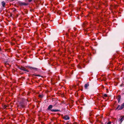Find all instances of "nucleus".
<instances>
[{
  "label": "nucleus",
  "instance_id": "f257e3e1",
  "mask_svg": "<svg viewBox=\"0 0 124 124\" xmlns=\"http://www.w3.org/2000/svg\"><path fill=\"white\" fill-rule=\"evenodd\" d=\"M124 107V103L122 104L120 106V105H118V106L116 109V110L118 109V110H121Z\"/></svg>",
  "mask_w": 124,
  "mask_h": 124
},
{
  "label": "nucleus",
  "instance_id": "f03ea898",
  "mask_svg": "<svg viewBox=\"0 0 124 124\" xmlns=\"http://www.w3.org/2000/svg\"><path fill=\"white\" fill-rule=\"evenodd\" d=\"M20 69L21 70L26 71L27 72H28L29 71L25 69V68L22 67H21L20 68Z\"/></svg>",
  "mask_w": 124,
  "mask_h": 124
},
{
  "label": "nucleus",
  "instance_id": "7ed1b4c3",
  "mask_svg": "<svg viewBox=\"0 0 124 124\" xmlns=\"http://www.w3.org/2000/svg\"><path fill=\"white\" fill-rule=\"evenodd\" d=\"M63 118L65 120H68L70 119V118L68 116H64Z\"/></svg>",
  "mask_w": 124,
  "mask_h": 124
},
{
  "label": "nucleus",
  "instance_id": "20e7f679",
  "mask_svg": "<svg viewBox=\"0 0 124 124\" xmlns=\"http://www.w3.org/2000/svg\"><path fill=\"white\" fill-rule=\"evenodd\" d=\"M123 116H121L120 118L119 119V121L120 122V123H121L122 121L124 120Z\"/></svg>",
  "mask_w": 124,
  "mask_h": 124
},
{
  "label": "nucleus",
  "instance_id": "39448f33",
  "mask_svg": "<svg viewBox=\"0 0 124 124\" xmlns=\"http://www.w3.org/2000/svg\"><path fill=\"white\" fill-rule=\"evenodd\" d=\"M52 107L53 106L52 105H50L48 107V110H51L50 109L52 108Z\"/></svg>",
  "mask_w": 124,
  "mask_h": 124
},
{
  "label": "nucleus",
  "instance_id": "423d86ee",
  "mask_svg": "<svg viewBox=\"0 0 124 124\" xmlns=\"http://www.w3.org/2000/svg\"><path fill=\"white\" fill-rule=\"evenodd\" d=\"M89 86V84L88 83L85 84V85L84 87L85 89H86L87 87Z\"/></svg>",
  "mask_w": 124,
  "mask_h": 124
},
{
  "label": "nucleus",
  "instance_id": "0eeeda50",
  "mask_svg": "<svg viewBox=\"0 0 124 124\" xmlns=\"http://www.w3.org/2000/svg\"><path fill=\"white\" fill-rule=\"evenodd\" d=\"M51 110V111L53 112H57L58 111H59V110H58V109H52V110Z\"/></svg>",
  "mask_w": 124,
  "mask_h": 124
},
{
  "label": "nucleus",
  "instance_id": "6e6552de",
  "mask_svg": "<svg viewBox=\"0 0 124 124\" xmlns=\"http://www.w3.org/2000/svg\"><path fill=\"white\" fill-rule=\"evenodd\" d=\"M1 4L2 6L3 7H4L5 6V2L4 1H3L2 2Z\"/></svg>",
  "mask_w": 124,
  "mask_h": 124
},
{
  "label": "nucleus",
  "instance_id": "1a4fd4ad",
  "mask_svg": "<svg viewBox=\"0 0 124 124\" xmlns=\"http://www.w3.org/2000/svg\"><path fill=\"white\" fill-rule=\"evenodd\" d=\"M108 97L107 94H104L102 96V97L103 98H105V97Z\"/></svg>",
  "mask_w": 124,
  "mask_h": 124
},
{
  "label": "nucleus",
  "instance_id": "9d476101",
  "mask_svg": "<svg viewBox=\"0 0 124 124\" xmlns=\"http://www.w3.org/2000/svg\"><path fill=\"white\" fill-rule=\"evenodd\" d=\"M22 5H27V3H22Z\"/></svg>",
  "mask_w": 124,
  "mask_h": 124
},
{
  "label": "nucleus",
  "instance_id": "9b49d317",
  "mask_svg": "<svg viewBox=\"0 0 124 124\" xmlns=\"http://www.w3.org/2000/svg\"><path fill=\"white\" fill-rule=\"evenodd\" d=\"M7 107V106L6 105H4V106L3 107V108H6Z\"/></svg>",
  "mask_w": 124,
  "mask_h": 124
},
{
  "label": "nucleus",
  "instance_id": "f8f14e48",
  "mask_svg": "<svg viewBox=\"0 0 124 124\" xmlns=\"http://www.w3.org/2000/svg\"><path fill=\"white\" fill-rule=\"evenodd\" d=\"M39 97L40 98H42L43 97L42 95H39Z\"/></svg>",
  "mask_w": 124,
  "mask_h": 124
},
{
  "label": "nucleus",
  "instance_id": "ddd939ff",
  "mask_svg": "<svg viewBox=\"0 0 124 124\" xmlns=\"http://www.w3.org/2000/svg\"><path fill=\"white\" fill-rule=\"evenodd\" d=\"M111 122H109L108 123L106 124H111Z\"/></svg>",
  "mask_w": 124,
  "mask_h": 124
},
{
  "label": "nucleus",
  "instance_id": "4468645a",
  "mask_svg": "<svg viewBox=\"0 0 124 124\" xmlns=\"http://www.w3.org/2000/svg\"><path fill=\"white\" fill-rule=\"evenodd\" d=\"M120 98H119L118 99V102H120Z\"/></svg>",
  "mask_w": 124,
  "mask_h": 124
},
{
  "label": "nucleus",
  "instance_id": "2eb2a0df",
  "mask_svg": "<svg viewBox=\"0 0 124 124\" xmlns=\"http://www.w3.org/2000/svg\"><path fill=\"white\" fill-rule=\"evenodd\" d=\"M35 76H39V77L40 76V75H35Z\"/></svg>",
  "mask_w": 124,
  "mask_h": 124
},
{
  "label": "nucleus",
  "instance_id": "dca6fc26",
  "mask_svg": "<svg viewBox=\"0 0 124 124\" xmlns=\"http://www.w3.org/2000/svg\"><path fill=\"white\" fill-rule=\"evenodd\" d=\"M32 0H28V2H31L32 1Z\"/></svg>",
  "mask_w": 124,
  "mask_h": 124
},
{
  "label": "nucleus",
  "instance_id": "f3484780",
  "mask_svg": "<svg viewBox=\"0 0 124 124\" xmlns=\"http://www.w3.org/2000/svg\"><path fill=\"white\" fill-rule=\"evenodd\" d=\"M32 69H37L36 68H31Z\"/></svg>",
  "mask_w": 124,
  "mask_h": 124
},
{
  "label": "nucleus",
  "instance_id": "a211bd4d",
  "mask_svg": "<svg viewBox=\"0 0 124 124\" xmlns=\"http://www.w3.org/2000/svg\"><path fill=\"white\" fill-rule=\"evenodd\" d=\"M78 66L79 68L81 69V67H80L79 66Z\"/></svg>",
  "mask_w": 124,
  "mask_h": 124
},
{
  "label": "nucleus",
  "instance_id": "6ab92c4d",
  "mask_svg": "<svg viewBox=\"0 0 124 124\" xmlns=\"http://www.w3.org/2000/svg\"><path fill=\"white\" fill-rule=\"evenodd\" d=\"M21 106L22 107H23V105H21Z\"/></svg>",
  "mask_w": 124,
  "mask_h": 124
}]
</instances>
